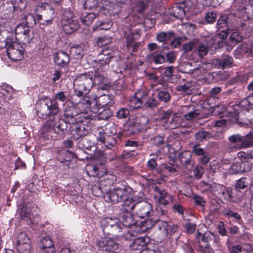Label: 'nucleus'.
<instances>
[{"label": "nucleus", "mask_w": 253, "mask_h": 253, "mask_svg": "<svg viewBox=\"0 0 253 253\" xmlns=\"http://www.w3.org/2000/svg\"><path fill=\"white\" fill-rule=\"evenodd\" d=\"M15 41L17 40L22 44L28 43L33 38V33L28 27H25L23 22H20L15 27Z\"/></svg>", "instance_id": "7"}, {"label": "nucleus", "mask_w": 253, "mask_h": 253, "mask_svg": "<svg viewBox=\"0 0 253 253\" xmlns=\"http://www.w3.org/2000/svg\"><path fill=\"white\" fill-rule=\"evenodd\" d=\"M159 99L165 102H167L170 100V95L169 93L166 91H160L158 94Z\"/></svg>", "instance_id": "54"}, {"label": "nucleus", "mask_w": 253, "mask_h": 253, "mask_svg": "<svg viewBox=\"0 0 253 253\" xmlns=\"http://www.w3.org/2000/svg\"><path fill=\"white\" fill-rule=\"evenodd\" d=\"M71 52L77 59H81L84 54L83 47L77 44L74 45L71 47Z\"/></svg>", "instance_id": "37"}, {"label": "nucleus", "mask_w": 253, "mask_h": 253, "mask_svg": "<svg viewBox=\"0 0 253 253\" xmlns=\"http://www.w3.org/2000/svg\"><path fill=\"white\" fill-rule=\"evenodd\" d=\"M36 110L39 118L48 120L58 116L59 108L57 101L46 97L37 103Z\"/></svg>", "instance_id": "2"}, {"label": "nucleus", "mask_w": 253, "mask_h": 253, "mask_svg": "<svg viewBox=\"0 0 253 253\" xmlns=\"http://www.w3.org/2000/svg\"><path fill=\"white\" fill-rule=\"evenodd\" d=\"M158 229L163 238H165L169 234L174 233L177 231V226L173 223H168L163 221L158 222Z\"/></svg>", "instance_id": "17"}, {"label": "nucleus", "mask_w": 253, "mask_h": 253, "mask_svg": "<svg viewBox=\"0 0 253 253\" xmlns=\"http://www.w3.org/2000/svg\"><path fill=\"white\" fill-rule=\"evenodd\" d=\"M91 104V102L88 97H85L82 99L77 104V108L79 110V112H85L87 114Z\"/></svg>", "instance_id": "33"}, {"label": "nucleus", "mask_w": 253, "mask_h": 253, "mask_svg": "<svg viewBox=\"0 0 253 253\" xmlns=\"http://www.w3.org/2000/svg\"><path fill=\"white\" fill-rule=\"evenodd\" d=\"M173 36L171 32H161L157 35V40L159 42H165L170 39Z\"/></svg>", "instance_id": "39"}, {"label": "nucleus", "mask_w": 253, "mask_h": 253, "mask_svg": "<svg viewBox=\"0 0 253 253\" xmlns=\"http://www.w3.org/2000/svg\"><path fill=\"white\" fill-rule=\"evenodd\" d=\"M129 219L131 221V222L129 224V227L130 228V231H127V232L132 236H136L137 234L140 233L143 231H144L145 229L149 228V226L143 229V227L145 226V224H147L148 223H150L151 226H153L154 224V223H152V222L150 220L147 219L144 221V223H142L141 221L139 222L135 220L134 217H133L131 215H130V217H127V219Z\"/></svg>", "instance_id": "10"}, {"label": "nucleus", "mask_w": 253, "mask_h": 253, "mask_svg": "<svg viewBox=\"0 0 253 253\" xmlns=\"http://www.w3.org/2000/svg\"><path fill=\"white\" fill-rule=\"evenodd\" d=\"M107 79L103 74H101L98 71H96L93 75V77L92 76V85L93 84L98 85L101 83H103Z\"/></svg>", "instance_id": "36"}, {"label": "nucleus", "mask_w": 253, "mask_h": 253, "mask_svg": "<svg viewBox=\"0 0 253 253\" xmlns=\"http://www.w3.org/2000/svg\"><path fill=\"white\" fill-rule=\"evenodd\" d=\"M54 97L55 99L54 100H55L56 101L58 100L62 102H64L66 100V96L65 94V92L63 91H60L55 94Z\"/></svg>", "instance_id": "60"}, {"label": "nucleus", "mask_w": 253, "mask_h": 253, "mask_svg": "<svg viewBox=\"0 0 253 253\" xmlns=\"http://www.w3.org/2000/svg\"><path fill=\"white\" fill-rule=\"evenodd\" d=\"M223 213L224 215L227 216L228 218H232L236 221L239 222L241 220V217L240 214L237 212H234L229 209H225Z\"/></svg>", "instance_id": "38"}, {"label": "nucleus", "mask_w": 253, "mask_h": 253, "mask_svg": "<svg viewBox=\"0 0 253 253\" xmlns=\"http://www.w3.org/2000/svg\"><path fill=\"white\" fill-rule=\"evenodd\" d=\"M185 10L180 5H176L172 7L171 14L173 17L182 20L185 16Z\"/></svg>", "instance_id": "34"}, {"label": "nucleus", "mask_w": 253, "mask_h": 253, "mask_svg": "<svg viewBox=\"0 0 253 253\" xmlns=\"http://www.w3.org/2000/svg\"><path fill=\"white\" fill-rule=\"evenodd\" d=\"M19 19L21 22H23L25 27L30 28L33 27L36 25V20L32 14H22L19 16Z\"/></svg>", "instance_id": "30"}, {"label": "nucleus", "mask_w": 253, "mask_h": 253, "mask_svg": "<svg viewBox=\"0 0 253 253\" xmlns=\"http://www.w3.org/2000/svg\"><path fill=\"white\" fill-rule=\"evenodd\" d=\"M217 27L219 28H222L226 27L227 26V18L225 16H222L218 20L217 23Z\"/></svg>", "instance_id": "57"}, {"label": "nucleus", "mask_w": 253, "mask_h": 253, "mask_svg": "<svg viewBox=\"0 0 253 253\" xmlns=\"http://www.w3.org/2000/svg\"><path fill=\"white\" fill-rule=\"evenodd\" d=\"M250 169L251 168L248 163L243 162L242 163H236L230 167L229 171L231 174H235L238 173L249 171Z\"/></svg>", "instance_id": "27"}, {"label": "nucleus", "mask_w": 253, "mask_h": 253, "mask_svg": "<svg viewBox=\"0 0 253 253\" xmlns=\"http://www.w3.org/2000/svg\"><path fill=\"white\" fill-rule=\"evenodd\" d=\"M117 219L114 220L111 218L107 217L105 219V222L108 226L111 227H114L116 229H118L119 232L123 231V229L126 227V221L124 222H117Z\"/></svg>", "instance_id": "31"}, {"label": "nucleus", "mask_w": 253, "mask_h": 253, "mask_svg": "<svg viewBox=\"0 0 253 253\" xmlns=\"http://www.w3.org/2000/svg\"><path fill=\"white\" fill-rule=\"evenodd\" d=\"M17 248L19 253H30V242L17 244Z\"/></svg>", "instance_id": "41"}, {"label": "nucleus", "mask_w": 253, "mask_h": 253, "mask_svg": "<svg viewBox=\"0 0 253 253\" xmlns=\"http://www.w3.org/2000/svg\"><path fill=\"white\" fill-rule=\"evenodd\" d=\"M17 244L29 243L30 238L26 233L21 232L17 236Z\"/></svg>", "instance_id": "46"}, {"label": "nucleus", "mask_w": 253, "mask_h": 253, "mask_svg": "<svg viewBox=\"0 0 253 253\" xmlns=\"http://www.w3.org/2000/svg\"><path fill=\"white\" fill-rule=\"evenodd\" d=\"M213 43V42L212 41L210 43V45L205 43L200 44L197 49L198 56L200 58H202L204 56L207 55L208 53L209 48Z\"/></svg>", "instance_id": "35"}, {"label": "nucleus", "mask_w": 253, "mask_h": 253, "mask_svg": "<svg viewBox=\"0 0 253 253\" xmlns=\"http://www.w3.org/2000/svg\"><path fill=\"white\" fill-rule=\"evenodd\" d=\"M193 153L199 157V161L203 164L206 165L209 163L210 158L209 153L203 149L195 146L193 149Z\"/></svg>", "instance_id": "28"}, {"label": "nucleus", "mask_w": 253, "mask_h": 253, "mask_svg": "<svg viewBox=\"0 0 253 253\" xmlns=\"http://www.w3.org/2000/svg\"><path fill=\"white\" fill-rule=\"evenodd\" d=\"M40 253H54L53 243L49 237L42 238Z\"/></svg>", "instance_id": "26"}, {"label": "nucleus", "mask_w": 253, "mask_h": 253, "mask_svg": "<svg viewBox=\"0 0 253 253\" xmlns=\"http://www.w3.org/2000/svg\"><path fill=\"white\" fill-rule=\"evenodd\" d=\"M196 227V225L194 223H186L185 225V228L186 229V232L187 233L192 234L193 233Z\"/></svg>", "instance_id": "59"}, {"label": "nucleus", "mask_w": 253, "mask_h": 253, "mask_svg": "<svg viewBox=\"0 0 253 253\" xmlns=\"http://www.w3.org/2000/svg\"><path fill=\"white\" fill-rule=\"evenodd\" d=\"M230 34V40L233 42H239L242 40V36L237 30H231L229 31Z\"/></svg>", "instance_id": "40"}, {"label": "nucleus", "mask_w": 253, "mask_h": 253, "mask_svg": "<svg viewBox=\"0 0 253 253\" xmlns=\"http://www.w3.org/2000/svg\"><path fill=\"white\" fill-rule=\"evenodd\" d=\"M14 29L8 24L0 25V48L7 47V54L13 61H18L23 58L24 49L15 41Z\"/></svg>", "instance_id": "1"}, {"label": "nucleus", "mask_w": 253, "mask_h": 253, "mask_svg": "<svg viewBox=\"0 0 253 253\" xmlns=\"http://www.w3.org/2000/svg\"><path fill=\"white\" fill-rule=\"evenodd\" d=\"M191 86V84L189 83H185L183 84H181L177 86V89L179 91H186Z\"/></svg>", "instance_id": "64"}, {"label": "nucleus", "mask_w": 253, "mask_h": 253, "mask_svg": "<svg viewBox=\"0 0 253 253\" xmlns=\"http://www.w3.org/2000/svg\"><path fill=\"white\" fill-rule=\"evenodd\" d=\"M19 213L21 217L27 221L32 222V214L31 213V210L24 204L20 206L18 209Z\"/></svg>", "instance_id": "32"}, {"label": "nucleus", "mask_w": 253, "mask_h": 253, "mask_svg": "<svg viewBox=\"0 0 253 253\" xmlns=\"http://www.w3.org/2000/svg\"><path fill=\"white\" fill-rule=\"evenodd\" d=\"M97 130H100V134L101 135L102 133L108 134L111 136L116 137L117 130L116 126L115 124L113 122H109L107 123L105 126L98 127Z\"/></svg>", "instance_id": "25"}, {"label": "nucleus", "mask_w": 253, "mask_h": 253, "mask_svg": "<svg viewBox=\"0 0 253 253\" xmlns=\"http://www.w3.org/2000/svg\"><path fill=\"white\" fill-rule=\"evenodd\" d=\"M113 57L114 55L112 50L106 47L103 49L101 53L98 55V62L100 65H106L108 64Z\"/></svg>", "instance_id": "23"}, {"label": "nucleus", "mask_w": 253, "mask_h": 253, "mask_svg": "<svg viewBox=\"0 0 253 253\" xmlns=\"http://www.w3.org/2000/svg\"><path fill=\"white\" fill-rule=\"evenodd\" d=\"M92 86V75L89 73L79 75L74 82L75 93L79 97L87 94Z\"/></svg>", "instance_id": "3"}, {"label": "nucleus", "mask_w": 253, "mask_h": 253, "mask_svg": "<svg viewBox=\"0 0 253 253\" xmlns=\"http://www.w3.org/2000/svg\"><path fill=\"white\" fill-rule=\"evenodd\" d=\"M217 17L216 14L213 11L208 12L206 16V20L208 23L215 22Z\"/></svg>", "instance_id": "56"}, {"label": "nucleus", "mask_w": 253, "mask_h": 253, "mask_svg": "<svg viewBox=\"0 0 253 253\" xmlns=\"http://www.w3.org/2000/svg\"><path fill=\"white\" fill-rule=\"evenodd\" d=\"M228 74L225 71H219L213 75V78L217 81H225L228 78Z\"/></svg>", "instance_id": "43"}, {"label": "nucleus", "mask_w": 253, "mask_h": 253, "mask_svg": "<svg viewBox=\"0 0 253 253\" xmlns=\"http://www.w3.org/2000/svg\"><path fill=\"white\" fill-rule=\"evenodd\" d=\"M154 191L155 192L154 198L156 201L159 204L163 205H168L169 201L166 200L168 197H169L171 202L173 201L174 197L170 195H169L166 190L160 188L158 186H155L154 187Z\"/></svg>", "instance_id": "14"}, {"label": "nucleus", "mask_w": 253, "mask_h": 253, "mask_svg": "<svg viewBox=\"0 0 253 253\" xmlns=\"http://www.w3.org/2000/svg\"><path fill=\"white\" fill-rule=\"evenodd\" d=\"M253 146V133H249L244 137V147H248Z\"/></svg>", "instance_id": "49"}, {"label": "nucleus", "mask_w": 253, "mask_h": 253, "mask_svg": "<svg viewBox=\"0 0 253 253\" xmlns=\"http://www.w3.org/2000/svg\"><path fill=\"white\" fill-rule=\"evenodd\" d=\"M145 105L147 107L150 108L155 107L157 105V100L153 98H149L148 100L145 102Z\"/></svg>", "instance_id": "61"}, {"label": "nucleus", "mask_w": 253, "mask_h": 253, "mask_svg": "<svg viewBox=\"0 0 253 253\" xmlns=\"http://www.w3.org/2000/svg\"><path fill=\"white\" fill-rule=\"evenodd\" d=\"M163 169L164 171L168 172L169 175H174L176 172L175 168L173 165L170 163L163 164Z\"/></svg>", "instance_id": "44"}, {"label": "nucleus", "mask_w": 253, "mask_h": 253, "mask_svg": "<svg viewBox=\"0 0 253 253\" xmlns=\"http://www.w3.org/2000/svg\"><path fill=\"white\" fill-rule=\"evenodd\" d=\"M96 17V15L94 13H87L82 18L83 23L86 25H89L91 24Z\"/></svg>", "instance_id": "42"}, {"label": "nucleus", "mask_w": 253, "mask_h": 253, "mask_svg": "<svg viewBox=\"0 0 253 253\" xmlns=\"http://www.w3.org/2000/svg\"><path fill=\"white\" fill-rule=\"evenodd\" d=\"M228 139L230 142L228 148L231 151L241 149L244 147V137L239 134H235L229 136Z\"/></svg>", "instance_id": "20"}, {"label": "nucleus", "mask_w": 253, "mask_h": 253, "mask_svg": "<svg viewBox=\"0 0 253 253\" xmlns=\"http://www.w3.org/2000/svg\"><path fill=\"white\" fill-rule=\"evenodd\" d=\"M64 117L65 121L73 125L79 122H85L90 123L92 118V116L85 112H79L74 106H67L64 111Z\"/></svg>", "instance_id": "4"}, {"label": "nucleus", "mask_w": 253, "mask_h": 253, "mask_svg": "<svg viewBox=\"0 0 253 253\" xmlns=\"http://www.w3.org/2000/svg\"><path fill=\"white\" fill-rule=\"evenodd\" d=\"M194 200L197 205H199L201 207H204L205 203H206L204 199L200 196H194Z\"/></svg>", "instance_id": "63"}, {"label": "nucleus", "mask_w": 253, "mask_h": 253, "mask_svg": "<svg viewBox=\"0 0 253 253\" xmlns=\"http://www.w3.org/2000/svg\"><path fill=\"white\" fill-rule=\"evenodd\" d=\"M146 96V93L143 90H138L129 100V109L131 110L140 107Z\"/></svg>", "instance_id": "15"}, {"label": "nucleus", "mask_w": 253, "mask_h": 253, "mask_svg": "<svg viewBox=\"0 0 253 253\" xmlns=\"http://www.w3.org/2000/svg\"><path fill=\"white\" fill-rule=\"evenodd\" d=\"M87 172L90 176L101 177L106 173V169L102 165H89Z\"/></svg>", "instance_id": "22"}, {"label": "nucleus", "mask_w": 253, "mask_h": 253, "mask_svg": "<svg viewBox=\"0 0 253 253\" xmlns=\"http://www.w3.org/2000/svg\"><path fill=\"white\" fill-rule=\"evenodd\" d=\"M95 40L98 46L106 45L111 42V39L107 36L98 37Z\"/></svg>", "instance_id": "48"}, {"label": "nucleus", "mask_w": 253, "mask_h": 253, "mask_svg": "<svg viewBox=\"0 0 253 253\" xmlns=\"http://www.w3.org/2000/svg\"><path fill=\"white\" fill-rule=\"evenodd\" d=\"M126 191L120 188L114 189L112 191H106L104 195V198L107 202H112V203H117L123 200L124 197V201H126Z\"/></svg>", "instance_id": "12"}, {"label": "nucleus", "mask_w": 253, "mask_h": 253, "mask_svg": "<svg viewBox=\"0 0 253 253\" xmlns=\"http://www.w3.org/2000/svg\"><path fill=\"white\" fill-rule=\"evenodd\" d=\"M204 1L206 6L215 7L220 5L223 0H204Z\"/></svg>", "instance_id": "51"}, {"label": "nucleus", "mask_w": 253, "mask_h": 253, "mask_svg": "<svg viewBox=\"0 0 253 253\" xmlns=\"http://www.w3.org/2000/svg\"><path fill=\"white\" fill-rule=\"evenodd\" d=\"M195 136L196 139L202 140L210 138L211 137V134L208 131L203 130L198 132Z\"/></svg>", "instance_id": "50"}, {"label": "nucleus", "mask_w": 253, "mask_h": 253, "mask_svg": "<svg viewBox=\"0 0 253 253\" xmlns=\"http://www.w3.org/2000/svg\"><path fill=\"white\" fill-rule=\"evenodd\" d=\"M89 123L85 122H79L75 123L72 126L71 133L74 139L78 140L81 137H84L88 133L90 127Z\"/></svg>", "instance_id": "11"}, {"label": "nucleus", "mask_w": 253, "mask_h": 253, "mask_svg": "<svg viewBox=\"0 0 253 253\" xmlns=\"http://www.w3.org/2000/svg\"><path fill=\"white\" fill-rule=\"evenodd\" d=\"M44 128L52 130L55 133L62 135L64 134L67 128V123L64 120L61 119L58 116L49 119L45 124Z\"/></svg>", "instance_id": "8"}, {"label": "nucleus", "mask_w": 253, "mask_h": 253, "mask_svg": "<svg viewBox=\"0 0 253 253\" xmlns=\"http://www.w3.org/2000/svg\"><path fill=\"white\" fill-rule=\"evenodd\" d=\"M149 242L150 239L148 236L141 237L135 239L129 246L133 250H142Z\"/></svg>", "instance_id": "24"}, {"label": "nucleus", "mask_w": 253, "mask_h": 253, "mask_svg": "<svg viewBox=\"0 0 253 253\" xmlns=\"http://www.w3.org/2000/svg\"><path fill=\"white\" fill-rule=\"evenodd\" d=\"M199 115V113L196 111H191L184 115V118L186 120H190L192 119L196 118Z\"/></svg>", "instance_id": "62"}, {"label": "nucleus", "mask_w": 253, "mask_h": 253, "mask_svg": "<svg viewBox=\"0 0 253 253\" xmlns=\"http://www.w3.org/2000/svg\"><path fill=\"white\" fill-rule=\"evenodd\" d=\"M61 23L63 30L67 34L73 33L80 27L79 22L73 17L72 11L68 9L63 10Z\"/></svg>", "instance_id": "5"}, {"label": "nucleus", "mask_w": 253, "mask_h": 253, "mask_svg": "<svg viewBox=\"0 0 253 253\" xmlns=\"http://www.w3.org/2000/svg\"><path fill=\"white\" fill-rule=\"evenodd\" d=\"M97 140L98 142L104 145V146L108 149H111L114 147L117 143V140L116 137L111 136L108 134L102 133L101 135L100 134V130H97Z\"/></svg>", "instance_id": "18"}, {"label": "nucleus", "mask_w": 253, "mask_h": 253, "mask_svg": "<svg viewBox=\"0 0 253 253\" xmlns=\"http://www.w3.org/2000/svg\"><path fill=\"white\" fill-rule=\"evenodd\" d=\"M54 61L60 68H65L70 62V56L67 52L60 50L54 54Z\"/></svg>", "instance_id": "16"}, {"label": "nucleus", "mask_w": 253, "mask_h": 253, "mask_svg": "<svg viewBox=\"0 0 253 253\" xmlns=\"http://www.w3.org/2000/svg\"><path fill=\"white\" fill-rule=\"evenodd\" d=\"M97 4L96 0H86L83 4L84 9H92Z\"/></svg>", "instance_id": "53"}, {"label": "nucleus", "mask_w": 253, "mask_h": 253, "mask_svg": "<svg viewBox=\"0 0 253 253\" xmlns=\"http://www.w3.org/2000/svg\"><path fill=\"white\" fill-rule=\"evenodd\" d=\"M151 59L157 64H162L165 61V57L161 53H154L152 55Z\"/></svg>", "instance_id": "47"}, {"label": "nucleus", "mask_w": 253, "mask_h": 253, "mask_svg": "<svg viewBox=\"0 0 253 253\" xmlns=\"http://www.w3.org/2000/svg\"><path fill=\"white\" fill-rule=\"evenodd\" d=\"M96 246L101 250L115 252L118 249L119 245L112 239L104 237L96 241Z\"/></svg>", "instance_id": "13"}, {"label": "nucleus", "mask_w": 253, "mask_h": 253, "mask_svg": "<svg viewBox=\"0 0 253 253\" xmlns=\"http://www.w3.org/2000/svg\"><path fill=\"white\" fill-rule=\"evenodd\" d=\"M96 103L102 108L110 107L114 104V101L110 96L104 94L97 98Z\"/></svg>", "instance_id": "29"}, {"label": "nucleus", "mask_w": 253, "mask_h": 253, "mask_svg": "<svg viewBox=\"0 0 253 253\" xmlns=\"http://www.w3.org/2000/svg\"><path fill=\"white\" fill-rule=\"evenodd\" d=\"M233 59L228 55H222L220 58L215 59L212 60L214 64L218 68L224 69L232 67Z\"/></svg>", "instance_id": "19"}, {"label": "nucleus", "mask_w": 253, "mask_h": 253, "mask_svg": "<svg viewBox=\"0 0 253 253\" xmlns=\"http://www.w3.org/2000/svg\"><path fill=\"white\" fill-rule=\"evenodd\" d=\"M126 109L125 108L120 109L117 112L116 117L119 119H124L126 118Z\"/></svg>", "instance_id": "58"}, {"label": "nucleus", "mask_w": 253, "mask_h": 253, "mask_svg": "<svg viewBox=\"0 0 253 253\" xmlns=\"http://www.w3.org/2000/svg\"><path fill=\"white\" fill-rule=\"evenodd\" d=\"M221 189L222 196L227 200L231 201L235 203L239 202L243 199V196L242 194H238L237 196H234V194H237L235 192H233L232 190L225 188L224 187L218 185Z\"/></svg>", "instance_id": "21"}, {"label": "nucleus", "mask_w": 253, "mask_h": 253, "mask_svg": "<svg viewBox=\"0 0 253 253\" xmlns=\"http://www.w3.org/2000/svg\"><path fill=\"white\" fill-rule=\"evenodd\" d=\"M36 10L43 14V22H41L43 25H48L52 23L55 17V12L53 7L48 3H41L36 7Z\"/></svg>", "instance_id": "9"}, {"label": "nucleus", "mask_w": 253, "mask_h": 253, "mask_svg": "<svg viewBox=\"0 0 253 253\" xmlns=\"http://www.w3.org/2000/svg\"><path fill=\"white\" fill-rule=\"evenodd\" d=\"M194 175L197 179H200L204 173V168L201 166H196L193 169Z\"/></svg>", "instance_id": "52"}, {"label": "nucleus", "mask_w": 253, "mask_h": 253, "mask_svg": "<svg viewBox=\"0 0 253 253\" xmlns=\"http://www.w3.org/2000/svg\"><path fill=\"white\" fill-rule=\"evenodd\" d=\"M127 201H129L132 205L130 206V209L133 210L134 208L138 209L136 214L138 217L141 218L149 217L150 212L152 210V206L150 204L143 202H140L136 200L135 197L132 198L130 195L127 197Z\"/></svg>", "instance_id": "6"}, {"label": "nucleus", "mask_w": 253, "mask_h": 253, "mask_svg": "<svg viewBox=\"0 0 253 253\" xmlns=\"http://www.w3.org/2000/svg\"><path fill=\"white\" fill-rule=\"evenodd\" d=\"M247 186V184H246L245 182V178H240L239 180H238L236 184L235 187V192L237 193L238 195V193L239 192V190L240 189H244Z\"/></svg>", "instance_id": "45"}, {"label": "nucleus", "mask_w": 253, "mask_h": 253, "mask_svg": "<svg viewBox=\"0 0 253 253\" xmlns=\"http://www.w3.org/2000/svg\"><path fill=\"white\" fill-rule=\"evenodd\" d=\"M111 116L110 111L108 109H104L99 113L98 118L99 120H107Z\"/></svg>", "instance_id": "55"}]
</instances>
